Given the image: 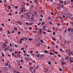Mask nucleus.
Listing matches in <instances>:
<instances>
[{"instance_id":"20","label":"nucleus","mask_w":73,"mask_h":73,"mask_svg":"<svg viewBox=\"0 0 73 73\" xmlns=\"http://www.w3.org/2000/svg\"><path fill=\"white\" fill-rule=\"evenodd\" d=\"M8 35H9V34H11V33L8 30Z\"/></svg>"},{"instance_id":"36","label":"nucleus","mask_w":73,"mask_h":73,"mask_svg":"<svg viewBox=\"0 0 73 73\" xmlns=\"http://www.w3.org/2000/svg\"><path fill=\"white\" fill-rule=\"evenodd\" d=\"M40 17H42V18L43 17V15H42V14L40 15Z\"/></svg>"},{"instance_id":"4","label":"nucleus","mask_w":73,"mask_h":73,"mask_svg":"<svg viewBox=\"0 0 73 73\" xmlns=\"http://www.w3.org/2000/svg\"><path fill=\"white\" fill-rule=\"evenodd\" d=\"M29 69L30 70L32 71L33 70V67L31 66L29 68Z\"/></svg>"},{"instance_id":"49","label":"nucleus","mask_w":73,"mask_h":73,"mask_svg":"<svg viewBox=\"0 0 73 73\" xmlns=\"http://www.w3.org/2000/svg\"><path fill=\"white\" fill-rule=\"evenodd\" d=\"M26 25H29V23H28L27 22H26Z\"/></svg>"},{"instance_id":"62","label":"nucleus","mask_w":73,"mask_h":73,"mask_svg":"<svg viewBox=\"0 0 73 73\" xmlns=\"http://www.w3.org/2000/svg\"><path fill=\"white\" fill-rule=\"evenodd\" d=\"M23 59H21V62H23Z\"/></svg>"},{"instance_id":"48","label":"nucleus","mask_w":73,"mask_h":73,"mask_svg":"<svg viewBox=\"0 0 73 73\" xmlns=\"http://www.w3.org/2000/svg\"><path fill=\"white\" fill-rule=\"evenodd\" d=\"M15 47H16V48H17V45L16 44H15Z\"/></svg>"},{"instance_id":"21","label":"nucleus","mask_w":73,"mask_h":73,"mask_svg":"<svg viewBox=\"0 0 73 73\" xmlns=\"http://www.w3.org/2000/svg\"><path fill=\"white\" fill-rule=\"evenodd\" d=\"M2 55L3 57H4L5 56V55H4V53H2Z\"/></svg>"},{"instance_id":"29","label":"nucleus","mask_w":73,"mask_h":73,"mask_svg":"<svg viewBox=\"0 0 73 73\" xmlns=\"http://www.w3.org/2000/svg\"><path fill=\"white\" fill-rule=\"evenodd\" d=\"M21 12H22V13H23V12H24V10L22 9L21 10Z\"/></svg>"},{"instance_id":"27","label":"nucleus","mask_w":73,"mask_h":73,"mask_svg":"<svg viewBox=\"0 0 73 73\" xmlns=\"http://www.w3.org/2000/svg\"><path fill=\"white\" fill-rule=\"evenodd\" d=\"M69 53L71 55V54L72 53V51L69 52Z\"/></svg>"},{"instance_id":"53","label":"nucleus","mask_w":73,"mask_h":73,"mask_svg":"<svg viewBox=\"0 0 73 73\" xmlns=\"http://www.w3.org/2000/svg\"><path fill=\"white\" fill-rule=\"evenodd\" d=\"M58 56L60 57H61V56L60 54L58 55Z\"/></svg>"},{"instance_id":"38","label":"nucleus","mask_w":73,"mask_h":73,"mask_svg":"<svg viewBox=\"0 0 73 73\" xmlns=\"http://www.w3.org/2000/svg\"><path fill=\"white\" fill-rule=\"evenodd\" d=\"M44 70L46 71H48V69H47L46 68H45Z\"/></svg>"},{"instance_id":"31","label":"nucleus","mask_w":73,"mask_h":73,"mask_svg":"<svg viewBox=\"0 0 73 73\" xmlns=\"http://www.w3.org/2000/svg\"><path fill=\"white\" fill-rule=\"evenodd\" d=\"M15 9H17L18 8V6H15Z\"/></svg>"},{"instance_id":"40","label":"nucleus","mask_w":73,"mask_h":73,"mask_svg":"<svg viewBox=\"0 0 73 73\" xmlns=\"http://www.w3.org/2000/svg\"><path fill=\"white\" fill-rule=\"evenodd\" d=\"M60 50H61V51H62V52H64V50H62V49H60Z\"/></svg>"},{"instance_id":"56","label":"nucleus","mask_w":73,"mask_h":73,"mask_svg":"<svg viewBox=\"0 0 73 73\" xmlns=\"http://www.w3.org/2000/svg\"><path fill=\"white\" fill-rule=\"evenodd\" d=\"M0 31H3V29L1 28H0Z\"/></svg>"},{"instance_id":"57","label":"nucleus","mask_w":73,"mask_h":73,"mask_svg":"<svg viewBox=\"0 0 73 73\" xmlns=\"http://www.w3.org/2000/svg\"><path fill=\"white\" fill-rule=\"evenodd\" d=\"M3 44L4 46H6V45H5V43H4Z\"/></svg>"},{"instance_id":"64","label":"nucleus","mask_w":73,"mask_h":73,"mask_svg":"<svg viewBox=\"0 0 73 73\" xmlns=\"http://www.w3.org/2000/svg\"><path fill=\"white\" fill-rule=\"evenodd\" d=\"M9 15H12V13H9Z\"/></svg>"},{"instance_id":"47","label":"nucleus","mask_w":73,"mask_h":73,"mask_svg":"<svg viewBox=\"0 0 73 73\" xmlns=\"http://www.w3.org/2000/svg\"><path fill=\"white\" fill-rule=\"evenodd\" d=\"M19 68H20V69H22V68H23V66H20L19 67Z\"/></svg>"},{"instance_id":"28","label":"nucleus","mask_w":73,"mask_h":73,"mask_svg":"<svg viewBox=\"0 0 73 73\" xmlns=\"http://www.w3.org/2000/svg\"><path fill=\"white\" fill-rule=\"evenodd\" d=\"M64 7V5L63 4H62V6H61V8H63Z\"/></svg>"},{"instance_id":"11","label":"nucleus","mask_w":73,"mask_h":73,"mask_svg":"<svg viewBox=\"0 0 73 73\" xmlns=\"http://www.w3.org/2000/svg\"><path fill=\"white\" fill-rule=\"evenodd\" d=\"M31 15H27V19H30Z\"/></svg>"},{"instance_id":"25","label":"nucleus","mask_w":73,"mask_h":73,"mask_svg":"<svg viewBox=\"0 0 73 73\" xmlns=\"http://www.w3.org/2000/svg\"><path fill=\"white\" fill-rule=\"evenodd\" d=\"M52 38L53 40H54V41H56V40L55 39V38H54L52 37Z\"/></svg>"},{"instance_id":"24","label":"nucleus","mask_w":73,"mask_h":73,"mask_svg":"<svg viewBox=\"0 0 73 73\" xmlns=\"http://www.w3.org/2000/svg\"><path fill=\"white\" fill-rule=\"evenodd\" d=\"M18 33L19 34V35H20L21 34V32H20V31H18Z\"/></svg>"},{"instance_id":"43","label":"nucleus","mask_w":73,"mask_h":73,"mask_svg":"<svg viewBox=\"0 0 73 73\" xmlns=\"http://www.w3.org/2000/svg\"><path fill=\"white\" fill-rule=\"evenodd\" d=\"M35 1L36 3V4H37L38 3V2L36 0H35Z\"/></svg>"},{"instance_id":"61","label":"nucleus","mask_w":73,"mask_h":73,"mask_svg":"<svg viewBox=\"0 0 73 73\" xmlns=\"http://www.w3.org/2000/svg\"><path fill=\"white\" fill-rule=\"evenodd\" d=\"M50 14L52 15H53V13L52 12H51L50 13Z\"/></svg>"},{"instance_id":"54","label":"nucleus","mask_w":73,"mask_h":73,"mask_svg":"<svg viewBox=\"0 0 73 73\" xmlns=\"http://www.w3.org/2000/svg\"><path fill=\"white\" fill-rule=\"evenodd\" d=\"M32 62H33V63H35L36 62V61H34V60H33V61H32Z\"/></svg>"},{"instance_id":"41","label":"nucleus","mask_w":73,"mask_h":73,"mask_svg":"<svg viewBox=\"0 0 73 73\" xmlns=\"http://www.w3.org/2000/svg\"><path fill=\"white\" fill-rule=\"evenodd\" d=\"M29 29H30V30H31V29H32V27H29Z\"/></svg>"},{"instance_id":"13","label":"nucleus","mask_w":73,"mask_h":73,"mask_svg":"<svg viewBox=\"0 0 73 73\" xmlns=\"http://www.w3.org/2000/svg\"><path fill=\"white\" fill-rule=\"evenodd\" d=\"M35 56H36V57H37L38 58V57H39V56H40V55H39V54H36Z\"/></svg>"},{"instance_id":"16","label":"nucleus","mask_w":73,"mask_h":73,"mask_svg":"<svg viewBox=\"0 0 73 73\" xmlns=\"http://www.w3.org/2000/svg\"><path fill=\"white\" fill-rule=\"evenodd\" d=\"M64 64V61H63L61 63V65H63Z\"/></svg>"},{"instance_id":"45","label":"nucleus","mask_w":73,"mask_h":73,"mask_svg":"<svg viewBox=\"0 0 73 73\" xmlns=\"http://www.w3.org/2000/svg\"><path fill=\"white\" fill-rule=\"evenodd\" d=\"M7 56H8V57H11V55L10 54H8L7 55Z\"/></svg>"},{"instance_id":"30","label":"nucleus","mask_w":73,"mask_h":73,"mask_svg":"<svg viewBox=\"0 0 73 73\" xmlns=\"http://www.w3.org/2000/svg\"><path fill=\"white\" fill-rule=\"evenodd\" d=\"M11 6L10 5H9L8 7H9V8H8V9H11Z\"/></svg>"},{"instance_id":"14","label":"nucleus","mask_w":73,"mask_h":73,"mask_svg":"<svg viewBox=\"0 0 73 73\" xmlns=\"http://www.w3.org/2000/svg\"><path fill=\"white\" fill-rule=\"evenodd\" d=\"M9 69H12V66H9Z\"/></svg>"},{"instance_id":"37","label":"nucleus","mask_w":73,"mask_h":73,"mask_svg":"<svg viewBox=\"0 0 73 73\" xmlns=\"http://www.w3.org/2000/svg\"><path fill=\"white\" fill-rule=\"evenodd\" d=\"M32 40V38H30L29 39V41H31Z\"/></svg>"},{"instance_id":"23","label":"nucleus","mask_w":73,"mask_h":73,"mask_svg":"<svg viewBox=\"0 0 73 73\" xmlns=\"http://www.w3.org/2000/svg\"><path fill=\"white\" fill-rule=\"evenodd\" d=\"M24 40V38H22L21 39L19 40V41H23Z\"/></svg>"},{"instance_id":"7","label":"nucleus","mask_w":73,"mask_h":73,"mask_svg":"<svg viewBox=\"0 0 73 73\" xmlns=\"http://www.w3.org/2000/svg\"><path fill=\"white\" fill-rule=\"evenodd\" d=\"M24 58L27 61L29 60V59H28V57H25Z\"/></svg>"},{"instance_id":"32","label":"nucleus","mask_w":73,"mask_h":73,"mask_svg":"<svg viewBox=\"0 0 73 73\" xmlns=\"http://www.w3.org/2000/svg\"><path fill=\"white\" fill-rule=\"evenodd\" d=\"M8 64L7 63H6L5 66H8Z\"/></svg>"},{"instance_id":"52","label":"nucleus","mask_w":73,"mask_h":73,"mask_svg":"<svg viewBox=\"0 0 73 73\" xmlns=\"http://www.w3.org/2000/svg\"><path fill=\"white\" fill-rule=\"evenodd\" d=\"M33 72L34 73H35V72H36V69H35L34 70Z\"/></svg>"},{"instance_id":"42","label":"nucleus","mask_w":73,"mask_h":73,"mask_svg":"<svg viewBox=\"0 0 73 73\" xmlns=\"http://www.w3.org/2000/svg\"><path fill=\"white\" fill-rule=\"evenodd\" d=\"M54 53H55V54H58V52L55 51V52H54Z\"/></svg>"},{"instance_id":"8","label":"nucleus","mask_w":73,"mask_h":73,"mask_svg":"<svg viewBox=\"0 0 73 73\" xmlns=\"http://www.w3.org/2000/svg\"><path fill=\"white\" fill-rule=\"evenodd\" d=\"M17 56H18V57H19V58H20V57H21V55L19 54H17Z\"/></svg>"},{"instance_id":"34","label":"nucleus","mask_w":73,"mask_h":73,"mask_svg":"<svg viewBox=\"0 0 73 73\" xmlns=\"http://www.w3.org/2000/svg\"><path fill=\"white\" fill-rule=\"evenodd\" d=\"M48 64L49 65H50V64H51V62H48Z\"/></svg>"},{"instance_id":"35","label":"nucleus","mask_w":73,"mask_h":73,"mask_svg":"<svg viewBox=\"0 0 73 73\" xmlns=\"http://www.w3.org/2000/svg\"><path fill=\"white\" fill-rule=\"evenodd\" d=\"M71 32H73V29H71Z\"/></svg>"},{"instance_id":"55","label":"nucleus","mask_w":73,"mask_h":73,"mask_svg":"<svg viewBox=\"0 0 73 73\" xmlns=\"http://www.w3.org/2000/svg\"><path fill=\"white\" fill-rule=\"evenodd\" d=\"M32 53H33V51H32V50L31 51H30V53H31V54H32Z\"/></svg>"},{"instance_id":"51","label":"nucleus","mask_w":73,"mask_h":73,"mask_svg":"<svg viewBox=\"0 0 73 73\" xmlns=\"http://www.w3.org/2000/svg\"><path fill=\"white\" fill-rule=\"evenodd\" d=\"M55 35V32H53V35Z\"/></svg>"},{"instance_id":"33","label":"nucleus","mask_w":73,"mask_h":73,"mask_svg":"<svg viewBox=\"0 0 73 73\" xmlns=\"http://www.w3.org/2000/svg\"><path fill=\"white\" fill-rule=\"evenodd\" d=\"M44 23H45V22H43L42 24V25H44Z\"/></svg>"},{"instance_id":"2","label":"nucleus","mask_w":73,"mask_h":73,"mask_svg":"<svg viewBox=\"0 0 73 73\" xmlns=\"http://www.w3.org/2000/svg\"><path fill=\"white\" fill-rule=\"evenodd\" d=\"M42 29L43 30H46V26H43Z\"/></svg>"},{"instance_id":"10","label":"nucleus","mask_w":73,"mask_h":73,"mask_svg":"<svg viewBox=\"0 0 73 73\" xmlns=\"http://www.w3.org/2000/svg\"><path fill=\"white\" fill-rule=\"evenodd\" d=\"M48 50H45L44 51V53H46V54H47L48 53Z\"/></svg>"},{"instance_id":"5","label":"nucleus","mask_w":73,"mask_h":73,"mask_svg":"<svg viewBox=\"0 0 73 73\" xmlns=\"http://www.w3.org/2000/svg\"><path fill=\"white\" fill-rule=\"evenodd\" d=\"M31 21H34V20H35V19H34V18L32 17L31 18Z\"/></svg>"},{"instance_id":"9","label":"nucleus","mask_w":73,"mask_h":73,"mask_svg":"<svg viewBox=\"0 0 73 73\" xmlns=\"http://www.w3.org/2000/svg\"><path fill=\"white\" fill-rule=\"evenodd\" d=\"M14 29L15 31H17V28H16L15 27H14Z\"/></svg>"},{"instance_id":"15","label":"nucleus","mask_w":73,"mask_h":73,"mask_svg":"<svg viewBox=\"0 0 73 73\" xmlns=\"http://www.w3.org/2000/svg\"><path fill=\"white\" fill-rule=\"evenodd\" d=\"M21 18H22V17H25V15H21Z\"/></svg>"},{"instance_id":"22","label":"nucleus","mask_w":73,"mask_h":73,"mask_svg":"<svg viewBox=\"0 0 73 73\" xmlns=\"http://www.w3.org/2000/svg\"><path fill=\"white\" fill-rule=\"evenodd\" d=\"M68 32H70V31L71 30V29H70V28H68Z\"/></svg>"},{"instance_id":"39","label":"nucleus","mask_w":73,"mask_h":73,"mask_svg":"<svg viewBox=\"0 0 73 73\" xmlns=\"http://www.w3.org/2000/svg\"><path fill=\"white\" fill-rule=\"evenodd\" d=\"M9 45L10 46H12V44H11V43H9Z\"/></svg>"},{"instance_id":"6","label":"nucleus","mask_w":73,"mask_h":73,"mask_svg":"<svg viewBox=\"0 0 73 73\" xmlns=\"http://www.w3.org/2000/svg\"><path fill=\"white\" fill-rule=\"evenodd\" d=\"M40 45H41V43H39L38 44L36 45L37 46H40Z\"/></svg>"},{"instance_id":"17","label":"nucleus","mask_w":73,"mask_h":73,"mask_svg":"<svg viewBox=\"0 0 73 73\" xmlns=\"http://www.w3.org/2000/svg\"><path fill=\"white\" fill-rule=\"evenodd\" d=\"M24 39H25L26 40H28V38H26L25 37H24Z\"/></svg>"},{"instance_id":"59","label":"nucleus","mask_w":73,"mask_h":73,"mask_svg":"<svg viewBox=\"0 0 73 73\" xmlns=\"http://www.w3.org/2000/svg\"><path fill=\"white\" fill-rule=\"evenodd\" d=\"M52 45H54V42H52Z\"/></svg>"},{"instance_id":"18","label":"nucleus","mask_w":73,"mask_h":73,"mask_svg":"<svg viewBox=\"0 0 73 73\" xmlns=\"http://www.w3.org/2000/svg\"><path fill=\"white\" fill-rule=\"evenodd\" d=\"M69 60H73V58H72L71 57H70L69 58Z\"/></svg>"},{"instance_id":"19","label":"nucleus","mask_w":73,"mask_h":73,"mask_svg":"<svg viewBox=\"0 0 73 73\" xmlns=\"http://www.w3.org/2000/svg\"><path fill=\"white\" fill-rule=\"evenodd\" d=\"M22 9H25V5H23V7H22Z\"/></svg>"},{"instance_id":"63","label":"nucleus","mask_w":73,"mask_h":73,"mask_svg":"<svg viewBox=\"0 0 73 73\" xmlns=\"http://www.w3.org/2000/svg\"><path fill=\"white\" fill-rule=\"evenodd\" d=\"M59 70L60 71H62V69H61V68H60Z\"/></svg>"},{"instance_id":"50","label":"nucleus","mask_w":73,"mask_h":73,"mask_svg":"<svg viewBox=\"0 0 73 73\" xmlns=\"http://www.w3.org/2000/svg\"><path fill=\"white\" fill-rule=\"evenodd\" d=\"M24 48H21V50H24Z\"/></svg>"},{"instance_id":"12","label":"nucleus","mask_w":73,"mask_h":73,"mask_svg":"<svg viewBox=\"0 0 73 73\" xmlns=\"http://www.w3.org/2000/svg\"><path fill=\"white\" fill-rule=\"evenodd\" d=\"M37 12H36V11H35L34 12V15H35V16H36L37 15Z\"/></svg>"},{"instance_id":"46","label":"nucleus","mask_w":73,"mask_h":73,"mask_svg":"<svg viewBox=\"0 0 73 73\" xmlns=\"http://www.w3.org/2000/svg\"><path fill=\"white\" fill-rule=\"evenodd\" d=\"M47 32H51V31L49 30H47Z\"/></svg>"},{"instance_id":"26","label":"nucleus","mask_w":73,"mask_h":73,"mask_svg":"<svg viewBox=\"0 0 73 73\" xmlns=\"http://www.w3.org/2000/svg\"><path fill=\"white\" fill-rule=\"evenodd\" d=\"M70 62L73 63V60H70Z\"/></svg>"},{"instance_id":"58","label":"nucleus","mask_w":73,"mask_h":73,"mask_svg":"<svg viewBox=\"0 0 73 73\" xmlns=\"http://www.w3.org/2000/svg\"><path fill=\"white\" fill-rule=\"evenodd\" d=\"M53 53V52H50L49 53V54H50V55H52V54Z\"/></svg>"},{"instance_id":"3","label":"nucleus","mask_w":73,"mask_h":73,"mask_svg":"<svg viewBox=\"0 0 73 73\" xmlns=\"http://www.w3.org/2000/svg\"><path fill=\"white\" fill-rule=\"evenodd\" d=\"M42 29H38V31H40V34H41L42 33Z\"/></svg>"},{"instance_id":"60","label":"nucleus","mask_w":73,"mask_h":73,"mask_svg":"<svg viewBox=\"0 0 73 73\" xmlns=\"http://www.w3.org/2000/svg\"><path fill=\"white\" fill-rule=\"evenodd\" d=\"M2 62H4V59H3L2 60Z\"/></svg>"},{"instance_id":"1","label":"nucleus","mask_w":73,"mask_h":73,"mask_svg":"<svg viewBox=\"0 0 73 73\" xmlns=\"http://www.w3.org/2000/svg\"><path fill=\"white\" fill-rule=\"evenodd\" d=\"M69 56H67L65 58V59L66 60H68L69 59Z\"/></svg>"},{"instance_id":"44","label":"nucleus","mask_w":73,"mask_h":73,"mask_svg":"<svg viewBox=\"0 0 73 73\" xmlns=\"http://www.w3.org/2000/svg\"><path fill=\"white\" fill-rule=\"evenodd\" d=\"M23 52L24 53H26V51L25 50H24Z\"/></svg>"}]
</instances>
